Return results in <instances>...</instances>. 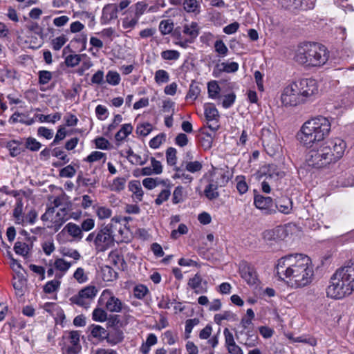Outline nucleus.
Here are the masks:
<instances>
[{
  "label": "nucleus",
  "mask_w": 354,
  "mask_h": 354,
  "mask_svg": "<svg viewBox=\"0 0 354 354\" xmlns=\"http://www.w3.org/2000/svg\"><path fill=\"white\" fill-rule=\"evenodd\" d=\"M277 275L282 280L289 279L292 286L304 287L311 283L314 275L310 259L301 254H289L279 259Z\"/></svg>",
  "instance_id": "obj_1"
},
{
  "label": "nucleus",
  "mask_w": 354,
  "mask_h": 354,
  "mask_svg": "<svg viewBox=\"0 0 354 354\" xmlns=\"http://www.w3.org/2000/svg\"><path fill=\"white\" fill-rule=\"evenodd\" d=\"M331 124L327 118L318 116L307 120L297 133L298 139L306 147L324 140L329 135Z\"/></svg>",
  "instance_id": "obj_2"
},
{
  "label": "nucleus",
  "mask_w": 354,
  "mask_h": 354,
  "mask_svg": "<svg viewBox=\"0 0 354 354\" xmlns=\"http://www.w3.org/2000/svg\"><path fill=\"white\" fill-rule=\"evenodd\" d=\"M328 58V53L324 46L318 43L300 44L297 49L295 59L301 64L312 66L324 65Z\"/></svg>",
  "instance_id": "obj_3"
},
{
  "label": "nucleus",
  "mask_w": 354,
  "mask_h": 354,
  "mask_svg": "<svg viewBox=\"0 0 354 354\" xmlns=\"http://www.w3.org/2000/svg\"><path fill=\"white\" fill-rule=\"evenodd\" d=\"M328 148H325L323 144L317 149H311L307 156L306 162L308 166L315 168H322L334 162L331 158Z\"/></svg>",
  "instance_id": "obj_4"
},
{
  "label": "nucleus",
  "mask_w": 354,
  "mask_h": 354,
  "mask_svg": "<svg viewBox=\"0 0 354 354\" xmlns=\"http://www.w3.org/2000/svg\"><path fill=\"white\" fill-rule=\"evenodd\" d=\"M353 291L335 272L330 277V285L326 288V295L335 299H340L351 295Z\"/></svg>",
  "instance_id": "obj_5"
},
{
  "label": "nucleus",
  "mask_w": 354,
  "mask_h": 354,
  "mask_svg": "<svg viewBox=\"0 0 354 354\" xmlns=\"http://www.w3.org/2000/svg\"><path fill=\"white\" fill-rule=\"evenodd\" d=\"M80 332L78 330L66 331L62 336V354H80L82 351Z\"/></svg>",
  "instance_id": "obj_6"
},
{
  "label": "nucleus",
  "mask_w": 354,
  "mask_h": 354,
  "mask_svg": "<svg viewBox=\"0 0 354 354\" xmlns=\"http://www.w3.org/2000/svg\"><path fill=\"white\" fill-rule=\"evenodd\" d=\"M261 140L266 151L270 156L279 152L281 145L273 128L263 127L262 129Z\"/></svg>",
  "instance_id": "obj_7"
},
{
  "label": "nucleus",
  "mask_w": 354,
  "mask_h": 354,
  "mask_svg": "<svg viewBox=\"0 0 354 354\" xmlns=\"http://www.w3.org/2000/svg\"><path fill=\"white\" fill-rule=\"evenodd\" d=\"M112 228V223H109L97 232L94 243L98 250L104 251L113 245L114 238Z\"/></svg>",
  "instance_id": "obj_8"
},
{
  "label": "nucleus",
  "mask_w": 354,
  "mask_h": 354,
  "mask_svg": "<svg viewBox=\"0 0 354 354\" xmlns=\"http://www.w3.org/2000/svg\"><path fill=\"white\" fill-rule=\"evenodd\" d=\"M281 102L285 106H294L304 102L303 97L299 93L295 82L288 85L281 97Z\"/></svg>",
  "instance_id": "obj_9"
},
{
  "label": "nucleus",
  "mask_w": 354,
  "mask_h": 354,
  "mask_svg": "<svg viewBox=\"0 0 354 354\" xmlns=\"http://www.w3.org/2000/svg\"><path fill=\"white\" fill-rule=\"evenodd\" d=\"M295 83L304 102L318 93L317 83L314 79H302Z\"/></svg>",
  "instance_id": "obj_10"
},
{
  "label": "nucleus",
  "mask_w": 354,
  "mask_h": 354,
  "mask_svg": "<svg viewBox=\"0 0 354 354\" xmlns=\"http://www.w3.org/2000/svg\"><path fill=\"white\" fill-rule=\"evenodd\" d=\"M322 144L325 148L329 149L334 162L337 161L343 156L346 147V142L339 138L328 140Z\"/></svg>",
  "instance_id": "obj_11"
},
{
  "label": "nucleus",
  "mask_w": 354,
  "mask_h": 354,
  "mask_svg": "<svg viewBox=\"0 0 354 354\" xmlns=\"http://www.w3.org/2000/svg\"><path fill=\"white\" fill-rule=\"evenodd\" d=\"M228 181V178L225 179V175L224 174H220V179L216 178V179L213 177L209 179L208 185L206 186L204 190L205 196L209 200H214L219 196V194L217 191L218 187L225 185V183Z\"/></svg>",
  "instance_id": "obj_12"
},
{
  "label": "nucleus",
  "mask_w": 354,
  "mask_h": 354,
  "mask_svg": "<svg viewBox=\"0 0 354 354\" xmlns=\"http://www.w3.org/2000/svg\"><path fill=\"white\" fill-rule=\"evenodd\" d=\"M204 109V114L207 122V127L210 130L215 132L220 127L218 124V111L212 104H205Z\"/></svg>",
  "instance_id": "obj_13"
},
{
  "label": "nucleus",
  "mask_w": 354,
  "mask_h": 354,
  "mask_svg": "<svg viewBox=\"0 0 354 354\" xmlns=\"http://www.w3.org/2000/svg\"><path fill=\"white\" fill-rule=\"evenodd\" d=\"M254 203L256 207L261 209L264 214L270 215L276 213L274 203L271 197L261 195L255 196Z\"/></svg>",
  "instance_id": "obj_14"
},
{
  "label": "nucleus",
  "mask_w": 354,
  "mask_h": 354,
  "mask_svg": "<svg viewBox=\"0 0 354 354\" xmlns=\"http://www.w3.org/2000/svg\"><path fill=\"white\" fill-rule=\"evenodd\" d=\"M239 272L241 277L249 284L254 285L257 281V274L252 266L246 261L239 264Z\"/></svg>",
  "instance_id": "obj_15"
},
{
  "label": "nucleus",
  "mask_w": 354,
  "mask_h": 354,
  "mask_svg": "<svg viewBox=\"0 0 354 354\" xmlns=\"http://www.w3.org/2000/svg\"><path fill=\"white\" fill-rule=\"evenodd\" d=\"M187 285L194 290L196 294H203L207 292V281L203 280L201 275L198 273H196L192 278L189 279Z\"/></svg>",
  "instance_id": "obj_16"
},
{
  "label": "nucleus",
  "mask_w": 354,
  "mask_h": 354,
  "mask_svg": "<svg viewBox=\"0 0 354 354\" xmlns=\"http://www.w3.org/2000/svg\"><path fill=\"white\" fill-rule=\"evenodd\" d=\"M341 279L354 290V263H351L336 270Z\"/></svg>",
  "instance_id": "obj_17"
},
{
  "label": "nucleus",
  "mask_w": 354,
  "mask_h": 354,
  "mask_svg": "<svg viewBox=\"0 0 354 354\" xmlns=\"http://www.w3.org/2000/svg\"><path fill=\"white\" fill-rule=\"evenodd\" d=\"M239 69V64L236 62H232L230 63L222 62L218 63L214 67L212 75L214 77H219L221 75L225 73H235Z\"/></svg>",
  "instance_id": "obj_18"
},
{
  "label": "nucleus",
  "mask_w": 354,
  "mask_h": 354,
  "mask_svg": "<svg viewBox=\"0 0 354 354\" xmlns=\"http://www.w3.org/2000/svg\"><path fill=\"white\" fill-rule=\"evenodd\" d=\"M281 6L288 10H297L301 8L302 10H310L314 8V2L310 1V3L306 4L301 0H280Z\"/></svg>",
  "instance_id": "obj_19"
},
{
  "label": "nucleus",
  "mask_w": 354,
  "mask_h": 354,
  "mask_svg": "<svg viewBox=\"0 0 354 354\" xmlns=\"http://www.w3.org/2000/svg\"><path fill=\"white\" fill-rule=\"evenodd\" d=\"M127 308V306L114 295L110 296L106 302V310L111 313H120Z\"/></svg>",
  "instance_id": "obj_20"
},
{
  "label": "nucleus",
  "mask_w": 354,
  "mask_h": 354,
  "mask_svg": "<svg viewBox=\"0 0 354 354\" xmlns=\"http://www.w3.org/2000/svg\"><path fill=\"white\" fill-rule=\"evenodd\" d=\"M118 17V6L115 4H107L102 10V21L103 24H108Z\"/></svg>",
  "instance_id": "obj_21"
},
{
  "label": "nucleus",
  "mask_w": 354,
  "mask_h": 354,
  "mask_svg": "<svg viewBox=\"0 0 354 354\" xmlns=\"http://www.w3.org/2000/svg\"><path fill=\"white\" fill-rule=\"evenodd\" d=\"M274 207L276 212L279 211L282 214H288L292 209V202L288 197H281L275 201Z\"/></svg>",
  "instance_id": "obj_22"
},
{
  "label": "nucleus",
  "mask_w": 354,
  "mask_h": 354,
  "mask_svg": "<svg viewBox=\"0 0 354 354\" xmlns=\"http://www.w3.org/2000/svg\"><path fill=\"white\" fill-rule=\"evenodd\" d=\"M266 180L270 181H277L281 179L285 176V172L281 170L278 166L271 164L268 166L266 172H265Z\"/></svg>",
  "instance_id": "obj_23"
},
{
  "label": "nucleus",
  "mask_w": 354,
  "mask_h": 354,
  "mask_svg": "<svg viewBox=\"0 0 354 354\" xmlns=\"http://www.w3.org/2000/svg\"><path fill=\"white\" fill-rule=\"evenodd\" d=\"M284 230L281 226H277L271 230H267L263 232V238L265 241H272L282 239Z\"/></svg>",
  "instance_id": "obj_24"
},
{
  "label": "nucleus",
  "mask_w": 354,
  "mask_h": 354,
  "mask_svg": "<svg viewBox=\"0 0 354 354\" xmlns=\"http://www.w3.org/2000/svg\"><path fill=\"white\" fill-rule=\"evenodd\" d=\"M69 219L68 216V210L66 207H62L57 212L55 218L53 221V227L55 232H57L62 225Z\"/></svg>",
  "instance_id": "obj_25"
},
{
  "label": "nucleus",
  "mask_w": 354,
  "mask_h": 354,
  "mask_svg": "<svg viewBox=\"0 0 354 354\" xmlns=\"http://www.w3.org/2000/svg\"><path fill=\"white\" fill-rule=\"evenodd\" d=\"M124 337V333L121 330L114 328L113 330L108 332L105 339L107 343L113 346L122 342Z\"/></svg>",
  "instance_id": "obj_26"
},
{
  "label": "nucleus",
  "mask_w": 354,
  "mask_h": 354,
  "mask_svg": "<svg viewBox=\"0 0 354 354\" xmlns=\"http://www.w3.org/2000/svg\"><path fill=\"white\" fill-rule=\"evenodd\" d=\"M26 283V279L21 274H17V276L13 277L12 286L17 295L22 296L24 295V288Z\"/></svg>",
  "instance_id": "obj_27"
},
{
  "label": "nucleus",
  "mask_w": 354,
  "mask_h": 354,
  "mask_svg": "<svg viewBox=\"0 0 354 354\" xmlns=\"http://www.w3.org/2000/svg\"><path fill=\"white\" fill-rule=\"evenodd\" d=\"M22 141L12 140L7 143L6 147L10 151V155L12 157H16L21 152L25 151V149L21 147Z\"/></svg>",
  "instance_id": "obj_28"
},
{
  "label": "nucleus",
  "mask_w": 354,
  "mask_h": 354,
  "mask_svg": "<svg viewBox=\"0 0 354 354\" xmlns=\"http://www.w3.org/2000/svg\"><path fill=\"white\" fill-rule=\"evenodd\" d=\"M71 266V263L65 261L64 259H57L54 262V267L62 273H57L55 275L56 278H62V276L68 270Z\"/></svg>",
  "instance_id": "obj_29"
},
{
  "label": "nucleus",
  "mask_w": 354,
  "mask_h": 354,
  "mask_svg": "<svg viewBox=\"0 0 354 354\" xmlns=\"http://www.w3.org/2000/svg\"><path fill=\"white\" fill-rule=\"evenodd\" d=\"M101 274L102 279L104 281H113L118 278V272H115L109 266H103L101 267Z\"/></svg>",
  "instance_id": "obj_30"
},
{
  "label": "nucleus",
  "mask_w": 354,
  "mask_h": 354,
  "mask_svg": "<svg viewBox=\"0 0 354 354\" xmlns=\"http://www.w3.org/2000/svg\"><path fill=\"white\" fill-rule=\"evenodd\" d=\"M183 32L185 35L189 36L191 40L190 42L193 41L199 35V28L196 22H192L191 24H186L183 27Z\"/></svg>",
  "instance_id": "obj_31"
},
{
  "label": "nucleus",
  "mask_w": 354,
  "mask_h": 354,
  "mask_svg": "<svg viewBox=\"0 0 354 354\" xmlns=\"http://www.w3.org/2000/svg\"><path fill=\"white\" fill-rule=\"evenodd\" d=\"M68 234L75 239L80 240L82 238V229L73 223H68L64 228Z\"/></svg>",
  "instance_id": "obj_32"
},
{
  "label": "nucleus",
  "mask_w": 354,
  "mask_h": 354,
  "mask_svg": "<svg viewBox=\"0 0 354 354\" xmlns=\"http://www.w3.org/2000/svg\"><path fill=\"white\" fill-rule=\"evenodd\" d=\"M91 335L96 339L103 340L106 339L108 331L100 325L92 324L89 327Z\"/></svg>",
  "instance_id": "obj_33"
},
{
  "label": "nucleus",
  "mask_w": 354,
  "mask_h": 354,
  "mask_svg": "<svg viewBox=\"0 0 354 354\" xmlns=\"http://www.w3.org/2000/svg\"><path fill=\"white\" fill-rule=\"evenodd\" d=\"M183 8L187 12H192L197 15L200 12V3L197 0H184Z\"/></svg>",
  "instance_id": "obj_34"
},
{
  "label": "nucleus",
  "mask_w": 354,
  "mask_h": 354,
  "mask_svg": "<svg viewBox=\"0 0 354 354\" xmlns=\"http://www.w3.org/2000/svg\"><path fill=\"white\" fill-rule=\"evenodd\" d=\"M168 180H160L158 178H146L142 180L143 186L149 189H153L160 184L163 185H166Z\"/></svg>",
  "instance_id": "obj_35"
},
{
  "label": "nucleus",
  "mask_w": 354,
  "mask_h": 354,
  "mask_svg": "<svg viewBox=\"0 0 354 354\" xmlns=\"http://www.w3.org/2000/svg\"><path fill=\"white\" fill-rule=\"evenodd\" d=\"M132 131L133 126L131 124H124L122 126L120 131L117 132L115 138L117 141H122L131 133Z\"/></svg>",
  "instance_id": "obj_36"
},
{
  "label": "nucleus",
  "mask_w": 354,
  "mask_h": 354,
  "mask_svg": "<svg viewBox=\"0 0 354 354\" xmlns=\"http://www.w3.org/2000/svg\"><path fill=\"white\" fill-rule=\"evenodd\" d=\"M129 189L132 192L139 201H142L144 192L139 180H131L129 183Z\"/></svg>",
  "instance_id": "obj_37"
},
{
  "label": "nucleus",
  "mask_w": 354,
  "mask_h": 354,
  "mask_svg": "<svg viewBox=\"0 0 354 354\" xmlns=\"http://www.w3.org/2000/svg\"><path fill=\"white\" fill-rule=\"evenodd\" d=\"M201 93V88L199 84L195 81H193L189 88V91L186 95L187 99H191L195 100Z\"/></svg>",
  "instance_id": "obj_38"
},
{
  "label": "nucleus",
  "mask_w": 354,
  "mask_h": 354,
  "mask_svg": "<svg viewBox=\"0 0 354 354\" xmlns=\"http://www.w3.org/2000/svg\"><path fill=\"white\" fill-rule=\"evenodd\" d=\"M70 301L79 306L88 308L89 307L90 302L86 298H84L80 292L77 295H73L70 298Z\"/></svg>",
  "instance_id": "obj_39"
},
{
  "label": "nucleus",
  "mask_w": 354,
  "mask_h": 354,
  "mask_svg": "<svg viewBox=\"0 0 354 354\" xmlns=\"http://www.w3.org/2000/svg\"><path fill=\"white\" fill-rule=\"evenodd\" d=\"M37 117L41 122H46L55 124L57 121H59L61 119L62 114L57 112L53 115L39 114L37 115Z\"/></svg>",
  "instance_id": "obj_40"
},
{
  "label": "nucleus",
  "mask_w": 354,
  "mask_h": 354,
  "mask_svg": "<svg viewBox=\"0 0 354 354\" xmlns=\"http://www.w3.org/2000/svg\"><path fill=\"white\" fill-rule=\"evenodd\" d=\"M41 147V144L38 142L35 138L29 137L26 138L25 142V149L31 151H37Z\"/></svg>",
  "instance_id": "obj_41"
},
{
  "label": "nucleus",
  "mask_w": 354,
  "mask_h": 354,
  "mask_svg": "<svg viewBox=\"0 0 354 354\" xmlns=\"http://www.w3.org/2000/svg\"><path fill=\"white\" fill-rule=\"evenodd\" d=\"M61 282L59 280H51L50 281H48L44 286V292L47 294L53 293L55 291H57L60 286Z\"/></svg>",
  "instance_id": "obj_42"
},
{
  "label": "nucleus",
  "mask_w": 354,
  "mask_h": 354,
  "mask_svg": "<svg viewBox=\"0 0 354 354\" xmlns=\"http://www.w3.org/2000/svg\"><path fill=\"white\" fill-rule=\"evenodd\" d=\"M148 8V4L145 1H139L136 3L133 7H131L133 9L134 15L140 19V17L145 13Z\"/></svg>",
  "instance_id": "obj_43"
},
{
  "label": "nucleus",
  "mask_w": 354,
  "mask_h": 354,
  "mask_svg": "<svg viewBox=\"0 0 354 354\" xmlns=\"http://www.w3.org/2000/svg\"><path fill=\"white\" fill-rule=\"evenodd\" d=\"M84 55L72 54L65 58V64L68 67H75L81 62V57Z\"/></svg>",
  "instance_id": "obj_44"
},
{
  "label": "nucleus",
  "mask_w": 354,
  "mask_h": 354,
  "mask_svg": "<svg viewBox=\"0 0 354 354\" xmlns=\"http://www.w3.org/2000/svg\"><path fill=\"white\" fill-rule=\"evenodd\" d=\"M79 292L84 298L90 301L91 299H93L95 297L97 292V290L94 286H87L82 289Z\"/></svg>",
  "instance_id": "obj_45"
},
{
  "label": "nucleus",
  "mask_w": 354,
  "mask_h": 354,
  "mask_svg": "<svg viewBox=\"0 0 354 354\" xmlns=\"http://www.w3.org/2000/svg\"><path fill=\"white\" fill-rule=\"evenodd\" d=\"M200 142L204 149H209L212 146L213 137L210 133L203 132V136L200 139Z\"/></svg>",
  "instance_id": "obj_46"
},
{
  "label": "nucleus",
  "mask_w": 354,
  "mask_h": 354,
  "mask_svg": "<svg viewBox=\"0 0 354 354\" xmlns=\"http://www.w3.org/2000/svg\"><path fill=\"white\" fill-rule=\"evenodd\" d=\"M177 151L174 147H169L166 151L167 162L169 165L174 166L176 164Z\"/></svg>",
  "instance_id": "obj_47"
},
{
  "label": "nucleus",
  "mask_w": 354,
  "mask_h": 354,
  "mask_svg": "<svg viewBox=\"0 0 354 354\" xmlns=\"http://www.w3.org/2000/svg\"><path fill=\"white\" fill-rule=\"evenodd\" d=\"M183 190L184 189L182 186H177L175 188L172 197V202L174 204H178L184 201L185 194Z\"/></svg>",
  "instance_id": "obj_48"
},
{
  "label": "nucleus",
  "mask_w": 354,
  "mask_h": 354,
  "mask_svg": "<svg viewBox=\"0 0 354 354\" xmlns=\"http://www.w3.org/2000/svg\"><path fill=\"white\" fill-rule=\"evenodd\" d=\"M169 80V73L162 69L158 70L155 73V81L157 84L167 83Z\"/></svg>",
  "instance_id": "obj_49"
},
{
  "label": "nucleus",
  "mask_w": 354,
  "mask_h": 354,
  "mask_svg": "<svg viewBox=\"0 0 354 354\" xmlns=\"http://www.w3.org/2000/svg\"><path fill=\"white\" fill-rule=\"evenodd\" d=\"M209 97L211 98L217 97L221 88L216 81H212L207 84Z\"/></svg>",
  "instance_id": "obj_50"
},
{
  "label": "nucleus",
  "mask_w": 354,
  "mask_h": 354,
  "mask_svg": "<svg viewBox=\"0 0 354 354\" xmlns=\"http://www.w3.org/2000/svg\"><path fill=\"white\" fill-rule=\"evenodd\" d=\"M171 191L169 187L162 189L155 200L156 205H160L169 199Z\"/></svg>",
  "instance_id": "obj_51"
},
{
  "label": "nucleus",
  "mask_w": 354,
  "mask_h": 354,
  "mask_svg": "<svg viewBox=\"0 0 354 354\" xmlns=\"http://www.w3.org/2000/svg\"><path fill=\"white\" fill-rule=\"evenodd\" d=\"M183 163L185 165V169L191 173L200 171L203 168L202 163L197 160Z\"/></svg>",
  "instance_id": "obj_52"
},
{
  "label": "nucleus",
  "mask_w": 354,
  "mask_h": 354,
  "mask_svg": "<svg viewBox=\"0 0 354 354\" xmlns=\"http://www.w3.org/2000/svg\"><path fill=\"white\" fill-rule=\"evenodd\" d=\"M93 319L97 322H102L106 320V312L100 308H96L93 312Z\"/></svg>",
  "instance_id": "obj_53"
},
{
  "label": "nucleus",
  "mask_w": 354,
  "mask_h": 354,
  "mask_svg": "<svg viewBox=\"0 0 354 354\" xmlns=\"http://www.w3.org/2000/svg\"><path fill=\"white\" fill-rule=\"evenodd\" d=\"M14 250L16 254L25 257L28 253L29 248L26 243L17 241L14 245Z\"/></svg>",
  "instance_id": "obj_54"
},
{
  "label": "nucleus",
  "mask_w": 354,
  "mask_h": 354,
  "mask_svg": "<svg viewBox=\"0 0 354 354\" xmlns=\"http://www.w3.org/2000/svg\"><path fill=\"white\" fill-rule=\"evenodd\" d=\"M126 179L118 177L115 178L111 185V189L115 192H120L124 189Z\"/></svg>",
  "instance_id": "obj_55"
},
{
  "label": "nucleus",
  "mask_w": 354,
  "mask_h": 354,
  "mask_svg": "<svg viewBox=\"0 0 354 354\" xmlns=\"http://www.w3.org/2000/svg\"><path fill=\"white\" fill-rule=\"evenodd\" d=\"M152 131V125L150 123L140 124L137 126L136 133L142 136H147Z\"/></svg>",
  "instance_id": "obj_56"
},
{
  "label": "nucleus",
  "mask_w": 354,
  "mask_h": 354,
  "mask_svg": "<svg viewBox=\"0 0 354 354\" xmlns=\"http://www.w3.org/2000/svg\"><path fill=\"white\" fill-rule=\"evenodd\" d=\"M106 82L111 85H118L120 81V77L118 73L110 71L106 75Z\"/></svg>",
  "instance_id": "obj_57"
},
{
  "label": "nucleus",
  "mask_w": 354,
  "mask_h": 354,
  "mask_svg": "<svg viewBox=\"0 0 354 354\" xmlns=\"http://www.w3.org/2000/svg\"><path fill=\"white\" fill-rule=\"evenodd\" d=\"M161 57L165 60H177L180 57V53L176 50H166L161 53Z\"/></svg>",
  "instance_id": "obj_58"
},
{
  "label": "nucleus",
  "mask_w": 354,
  "mask_h": 354,
  "mask_svg": "<svg viewBox=\"0 0 354 354\" xmlns=\"http://www.w3.org/2000/svg\"><path fill=\"white\" fill-rule=\"evenodd\" d=\"M173 28V23L169 22V20H162L159 24V30L164 35L169 34L172 31Z\"/></svg>",
  "instance_id": "obj_59"
},
{
  "label": "nucleus",
  "mask_w": 354,
  "mask_h": 354,
  "mask_svg": "<svg viewBox=\"0 0 354 354\" xmlns=\"http://www.w3.org/2000/svg\"><path fill=\"white\" fill-rule=\"evenodd\" d=\"M149 292V290L146 286L138 285L133 288V295L136 298L142 299Z\"/></svg>",
  "instance_id": "obj_60"
},
{
  "label": "nucleus",
  "mask_w": 354,
  "mask_h": 354,
  "mask_svg": "<svg viewBox=\"0 0 354 354\" xmlns=\"http://www.w3.org/2000/svg\"><path fill=\"white\" fill-rule=\"evenodd\" d=\"M22 212H23V203L21 200H19L15 209L13 210V216L17 220L18 223H21L24 220L22 219Z\"/></svg>",
  "instance_id": "obj_61"
},
{
  "label": "nucleus",
  "mask_w": 354,
  "mask_h": 354,
  "mask_svg": "<svg viewBox=\"0 0 354 354\" xmlns=\"http://www.w3.org/2000/svg\"><path fill=\"white\" fill-rule=\"evenodd\" d=\"M199 324V319L198 318L189 319L185 322V338H189V334L191 333L193 328Z\"/></svg>",
  "instance_id": "obj_62"
},
{
  "label": "nucleus",
  "mask_w": 354,
  "mask_h": 354,
  "mask_svg": "<svg viewBox=\"0 0 354 354\" xmlns=\"http://www.w3.org/2000/svg\"><path fill=\"white\" fill-rule=\"evenodd\" d=\"M165 134L162 133L157 135L149 141V147L153 149L158 148L162 142L165 140Z\"/></svg>",
  "instance_id": "obj_63"
},
{
  "label": "nucleus",
  "mask_w": 354,
  "mask_h": 354,
  "mask_svg": "<svg viewBox=\"0 0 354 354\" xmlns=\"http://www.w3.org/2000/svg\"><path fill=\"white\" fill-rule=\"evenodd\" d=\"M39 84H46L52 79V73L48 71H40L38 73Z\"/></svg>",
  "instance_id": "obj_64"
}]
</instances>
